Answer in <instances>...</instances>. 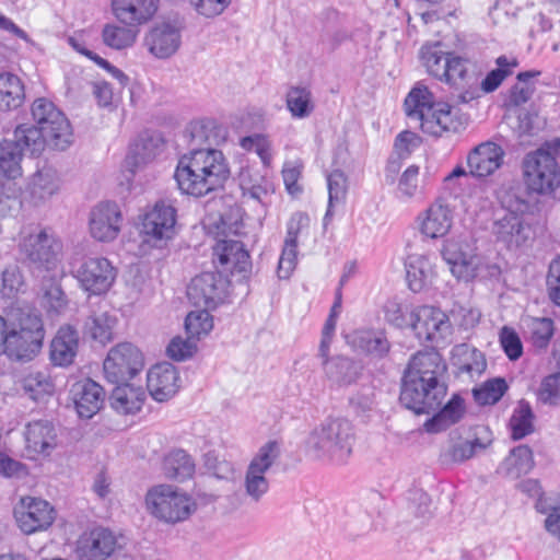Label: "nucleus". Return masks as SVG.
Returning <instances> with one entry per match:
<instances>
[{
	"label": "nucleus",
	"instance_id": "5701e85b",
	"mask_svg": "<svg viewBox=\"0 0 560 560\" xmlns=\"http://www.w3.org/2000/svg\"><path fill=\"white\" fill-rule=\"evenodd\" d=\"M504 150L492 141L476 145L467 155L468 173L477 178L488 177L498 171L504 159Z\"/></svg>",
	"mask_w": 560,
	"mask_h": 560
},
{
	"label": "nucleus",
	"instance_id": "4d7b16f0",
	"mask_svg": "<svg viewBox=\"0 0 560 560\" xmlns=\"http://www.w3.org/2000/svg\"><path fill=\"white\" fill-rule=\"evenodd\" d=\"M24 393L33 400H40L52 393L54 386L45 372H30L22 381Z\"/></svg>",
	"mask_w": 560,
	"mask_h": 560
},
{
	"label": "nucleus",
	"instance_id": "6ab92c4d",
	"mask_svg": "<svg viewBox=\"0 0 560 560\" xmlns=\"http://www.w3.org/2000/svg\"><path fill=\"white\" fill-rule=\"evenodd\" d=\"M491 232L497 242L509 249H516L532 237V228L522 215L515 213L498 214L493 220Z\"/></svg>",
	"mask_w": 560,
	"mask_h": 560
},
{
	"label": "nucleus",
	"instance_id": "4c0bfd02",
	"mask_svg": "<svg viewBox=\"0 0 560 560\" xmlns=\"http://www.w3.org/2000/svg\"><path fill=\"white\" fill-rule=\"evenodd\" d=\"M349 346L357 352L383 357L389 350V342L386 337L378 331L358 329L348 337Z\"/></svg>",
	"mask_w": 560,
	"mask_h": 560
},
{
	"label": "nucleus",
	"instance_id": "79ce46f5",
	"mask_svg": "<svg viewBox=\"0 0 560 560\" xmlns=\"http://www.w3.org/2000/svg\"><path fill=\"white\" fill-rule=\"evenodd\" d=\"M408 287L413 292L421 291L433 277V266L423 255H409L406 262Z\"/></svg>",
	"mask_w": 560,
	"mask_h": 560
},
{
	"label": "nucleus",
	"instance_id": "ea45409f",
	"mask_svg": "<svg viewBox=\"0 0 560 560\" xmlns=\"http://www.w3.org/2000/svg\"><path fill=\"white\" fill-rule=\"evenodd\" d=\"M12 141L18 144L24 154L30 153L31 155L40 154L48 145L46 133L35 125L28 124H22L15 128Z\"/></svg>",
	"mask_w": 560,
	"mask_h": 560
},
{
	"label": "nucleus",
	"instance_id": "9b49d317",
	"mask_svg": "<svg viewBox=\"0 0 560 560\" xmlns=\"http://www.w3.org/2000/svg\"><path fill=\"white\" fill-rule=\"evenodd\" d=\"M71 272L80 287L94 295L107 292L116 278L115 268L103 257H89L79 264H72Z\"/></svg>",
	"mask_w": 560,
	"mask_h": 560
},
{
	"label": "nucleus",
	"instance_id": "864d4df0",
	"mask_svg": "<svg viewBox=\"0 0 560 560\" xmlns=\"http://www.w3.org/2000/svg\"><path fill=\"white\" fill-rule=\"evenodd\" d=\"M509 389L508 383L502 377L486 381L479 387L472 389V396L480 406L497 404Z\"/></svg>",
	"mask_w": 560,
	"mask_h": 560
},
{
	"label": "nucleus",
	"instance_id": "58836bf2",
	"mask_svg": "<svg viewBox=\"0 0 560 560\" xmlns=\"http://www.w3.org/2000/svg\"><path fill=\"white\" fill-rule=\"evenodd\" d=\"M117 324L116 316L101 307L92 311L83 325V334L102 345L113 339V331Z\"/></svg>",
	"mask_w": 560,
	"mask_h": 560
},
{
	"label": "nucleus",
	"instance_id": "f704fd0d",
	"mask_svg": "<svg viewBox=\"0 0 560 560\" xmlns=\"http://www.w3.org/2000/svg\"><path fill=\"white\" fill-rule=\"evenodd\" d=\"M533 451L527 445H518L499 465L497 472L505 478L515 480L527 475L534 468Z\"/></svg>",
	"mask_w": 560,
	"mask_h": 560
},
{
	"label": "nucleus",
	"instance_id": "052dcab7",
	"mask_svg": "<svg viewBox=\"0 0 560 560\" xmlns=\"http://www.w3.org/2000/svg\"><path fill=\"white\" fill-rule=\"evenodd\" d=\"M203 466L210 475L218 479L231 480L234 477L233 464L220 458L213 452H208L203 455Z\"/></svg>",
	"mask_w": 560,
	"mask_h": 560
},
{
	"label": "nucleus",
	"instance_id": "49530a36",
	"mask_svg": "<svg viewBox=\"0 0 560 560\" xmlns=\"http://www.w3.org/2000/svg\"><path fill=\"white\" fill-rule=\"evenodd\" d=\"M23 203L22 188L14 179L4 178L0 182V218L19 213Z\"/></svg>",
	"mask_w": 560,
	"mask_h": 560
},
{
	"label": "nucleus",
	"instance_id": "bb28decb",
	"mask_svg": "<svg viewBox=\"0 0 560 560\" xmlns=\"http://www.w3.org/2000/svg\"><path fill=\"white\" fill-rule=\"evenodd\" d=\"M420 232L430 238L445 236L453 225V211L442 200L433 202L420 217Z\"/></svg>",
	"mask_w": 560,
	"mask_h": 560
},
{
	"label": "nucleus",
	"instance_id": "a878e982",
	"mask_svg": "<svg viewBox=\"0 0 560 560\" xmlns=\"http://www.w3.org/2000/svg\"><path fill=\"white\" fill-rule=\"evenodd\" d=\"M213 262L223 271L245 275L250 269L249 254L240 241L219 240L213 246Z\"/></svg>",
	"mask_w": 560,
	"mask_h": 560
},
{
	"label": "nucleus",
	"instance_id": "f03ea898",
	"mask_svg": "<svg viewBox=\"0 0 560 560\" xmlns=\"http://www.w3.org/2000/svg\"><path fill=\"white\" fill-rule=\"evenodd\" d=\"M229 174L223 153L203 148L191 150L179 159L174 178L184 194L201 197L222 187Z\"/></svg>",
	"mask_w": 560,
	"mask_h": 560
},
{
	"label": "nucleus",
	"instance_id": "a18cd8bd",
	"mask_svg": "<svg viewBox=\"0 0 560 560\" xmlns=\"http://www.w3.org/2000/svg\"><path fill=\"white\" fill-rule=\"evenodd\" d=\"M24 96V85L18 75L0 72V112L18 108Z\"/></svg>",
	"mask_w": 560,
	"mask_h": 560
},
{
	"label": "nucleus",
	"instance_id": "72a5a7b5",
	"mask_svg": "<svg viewBox=\"0 0 560 560\" xmlns=\"http://www.w3.org/2000/svg\"><path fill=\"white\" fill-rule=\"evenodd\" d=\"M326 377L336 385H350L359 378L362 365L343 355L331 357L322 362Z\"/></svg>",
	"mask_w": 560,
	"mask_h": 560
},
{
	"label": "nucleus",
	"instance_id": "0eeeda50",
	"mask_svg": "<svg viewBox=\"0 0 560 560\" xmlns=\"http://www.w3.org/2000/svg\"><path fill=\"white\" fill-rule=\"evenodd\" d=\"M36 127L48 137V145L66 150L73 141L72 127L65 114L45 97L36 98L31 108Z\"/></svg>",
	"mask_w": 560,
	"mask_h": 560
},
{
	"label": "nucleus",
	"instance_id": "c9c22d12",
	"mask_svg": "<svg viewBox=\"0 0 560 560\" xmlns=\"http://www.w3.org/2000/svg\"><path fill=\"white\" fill-rule=\"evenodd\" d=\"M109 397L112 408L121 415H135L142 408L145 393L141 387L128 384H116Z\"/></svg>",
	"mask_w": 560,
	"mask_h": 560
},
{
	"label": "nucleus",
	"instance_id": "20e7f679",
	"mask_svg": "<svg viewBox=\"0 0 560 560\" xmlns=\"http://www.w3.org/2000/svg\"><path fill=\"white\" fill-rule=\"evenodd\" d=\"M354 440V429L349 420L327 418L310 432L305 448L316 459L343 464L352 453Z\"/></svg>",
	"mask_w": 560,
	"mask_h": 560
},
{
	"label": "nucleus",
	"instance_id": "5fc2aeb1",
	"mask_svg": "<svg viewBox=\"0 0 560 560\" xmlns=\"http://www.w3.org/2000/svg\"><path fill=\"white\" fill-rule=\"evenodd\" d=\"M327 187H328V208L326 211V214L324 217V225H327V223L330 221V218L332 215V207L335 205L341 203L346 199L347 195V177L343 174V172L339 170L332 171L327 176Z\"/></svg>",
	"mask_w": 560,
	"mask_h": 560
},
{
	"label": "nucleus",
	"instance_id": "de8ad7c7",
	"mask_svg": "<svg viewBox=\"0 0 560 560\" xmlns=\"http://www.w3.org/2000/svg\"><path fill=\"white\" fill-rule=\"evenodd\" d=\"M288 110L294 118L308 117L314 108L312 92L305 86H291L285 95Z\"/></svg>",
	"mask_w": 560,
	"mask_h": 560
},
{
	"label": "nucleus",
	"instance_id": "7c9ffc66",
	"mask_svg": "<svg viewBox=\"0 0 560 560\" xmlns=\"http://www.w3.org/2000/svg\"><path fill=\"white\" fill-rule=\"evenodd\" d=\"M163 141L159 136L141 135L131 144L124 161V168L130 174L152 161L160 152Z\"/></svg>",
	"mask_w": 560,
	"mask_h": 560
},
{
	"label": "nucleus",
	"instance_id": "c03bdc74",
	"mask_svg": "<svg viewBox=\"0 0 560 560\" xmlns=\"http://www.w3.org/2000/svg\"><path fill=\"white\" fill-rule=\"evenodd\" d=\"M463 415V399L455 395L425 422L424 427L428 432L438 433L458 422Z\"/></svg>",
	"mask_w": 560,
	"mask_h": 560
},
{
	"label": "nucleus",
	"instance_id": "ddd939ff",
	"mask_svg": "<svg viewBox=\"0 0 560 560\" xmlns=\"http://www.w3.org/2000/svg\"><path fill=\"white\" fill-rule=\"evenodd\" d=\"M452 275L459 281L469 282L482 267V258L467 245L455 238L445 240L441 249Z\"/></svg>",
	"mask_w": 560,
	"mask_h": 560
},
{
	"label": "nucleus",
	"instance_id": "473e14b6",
	"mask_svg": "<svg viewBox=\"0 0 560 560\" xmlns=\"http://www.w3.org/2000/svg\"><path fill=\"white\" fill-rule=\"evenodd\" d=\"M44 338L45 336H38L35 339L31 334L8 330L3 353L11 360L30 361L42 350Z\"/></svg>",
	"mask_w": 560,
	"mask_h": 560
},
{
	"label": "nucleus",
	"instance_id": "774afa93",
	"mask_svg": "<svg viewBox=\"0 0 560 560\" xmlns=\"http://www.w3.org/2000/svg\"><path fill=\"white\" fill-rule=\"evenodd\" d=\"M546 283L549 299L560 306V256L550 262Z\"/></svg>",
	"mask_w": 560,
	"mask_h": 560
},
{
	"label": "nucleus",
	"instance_id": "3c124183",
	"mask_svg": "<svg viewBox=\"0 0 560 560\" xmlns=\"http://www.w3.org/2000/svg\"><path fill=\"white\" fill-rule=\"evenodd\" d=\"M495 65L497 69L491 70L480 83L485 93L495 91L513 73V69L518 66V61L514 57L509 58L502 55L495 59Z\"/></svg>",
	"mask_w": 560,
	"mask_h": 560
},
{
	"label": "nucleus",
	"instance_id": "e433bc0d",
	"mask_svg": "<svg viewBox=\"0 0 560 560\" xmlns=\"http://www.w3.org/2000/svg\"><path fill=\"white\" fill-rule=\"evenodd\" d=\"M8 330L31 334V337L37 339L38 336H45V328L39 312L35 308L24 306L14 307L8 314Z\"/></svg>",
	"mask_w": 560,
	"mask_h": 560
},
{
	"label": "nucleus",
	"instance_id": "09e8293b",
	"mask_svg": "<svg viewBox=\"0 0 560 560\" xmlns=\"http://www.w3.org/2000/svg\"><path fill=\"white\" fill-rule=\"evenodd\" d=\"M138 36V31L132 26H120L117 24H106L102 31L103 43L115 50H122L131 47Z\"/></svg>",
	"mask_w": 560,
	"mask_h": 560
},
{
	"label": "nucleus",
	"instance_id": "7ed1b4c3",
	"mask_svg": "<svg viewBox=\"0 0 560 560\" xmlns=\"http://www.w3.org/2000/svg\"><path fill=\"white\" fill-rule=\"evenodd\" d=\"M405 112L410 119L419 121L424 133L441 137L444 132H457L463 121L447 103H434L427 86L413 88L405 100Z\"/></svg>",
	"mask_w": 560,
	"mask_h": 560
},
{
	"label": "nucleus",
	"instance_id": "1a4fd4ad",
	"mask_svg": "<svg viewBox=\"0 0 560 560\" xmlns=\"http://www.w3.org/2000/svg\"><path fill=\"white\" fill-rule=\"evenodd\" d=\"M61 249L60 241L47 229L24 230L21 234L20 252L36 268H55Z\"/></svg>",
	"mask_w": 560,
	"mask_h": 560
},
{
	"label": "nucleus",
	"instance_id": "39448f33",
	"mask_svg": "<svg viewBox=\"0 0 560 560\" xmlns=\"http://www.w3.org/2000/svg\"><path fill=\"white\" fill-rule=\"evenodd\" d=\"M527 188L539 195H551L560 187V138L546 141L523 161Z\"/></svg>",
	"mask_w": 560,
	"mask_h": 560
},
{
	"label": "nucleus",
	"instance_id": "0e129e2a",
	"mask_svg": "<svg viewBox=\"0 0 560 560\" xmlns=\"http://www.w3.org/2000/svg\"><path fill=\"white\" fill-rule=\"evenodd\" d=\"M197 350V341L189 336L184 339L174 337L167 346V355L175 361H185L194 355Z\"/></svg>",
	"mask_w": 560,
	"mask_h": 560
},
{
	"label": "nucleus",
	"instance_id": "69168bd1",
	"mask_svg": "<svg viewBox=\"0 0 560 560\" xmlns=\"http://www.w3.org/2000/svg\"><path fill=\"white\" fill-rule=\"evenodd\" d=\"M386 320L397 328L411 327V312H407L396 301H388L384 306Z\"/></svg>",
	"mask_w": 560,
	"mask_h": 560
},
{
	"label": "nucleus",
	"instance_id": "6e6d98bb",
	"mask_svg": "<svg viewBox=\"0 0 560 560\" xmlns=\"http://www.w3.org/2000/svg\"><path fill=\"white\" fill-rule=\"evenodd\" d=\"M450 52H444L439 45L425 46L421 48V58L427 71L443 81L444 75L447 73L445 65L447 62Z\"/></svg>",
	"mask_w": 560,
	"mask_h": 560
},
{
	"label": "nucleus",
	"instance_id": "a19ab883",
	"mask_svg": "<svg viewBox=\"0 0 560 560\" xmlns=\"http://www.w3.org/2000/svg\"><path fill=\"white\" fill-rule=\"evenodd\" d=\"M529 191L527 186L523 187L520 183L503 187L498 195L500 205L504 210L503 213H515L523 217L530 208Z\"/></svg>",
	"mask_w": 560,
	"mask_h": 560
},
{
	"label": "nucleus",
	"instance_id": "b1692460",
	"mask_svg": "<svg viewBox=\"0 0 560 560\" xmlns=\"http://www.w3.org/2000/svg\"><path fill=\"white\" fill-rule=\"evenodd\" d=\"M117 547V538L107 528L98 527L83 535L77 547L79 560H106Z\"/></svg>",
	"mask_w": 560,
	"mask_h": 560
},
{
	"label": "nucleus",
	"instance_id": "dca6fc26",
	"mask_svg": "<svg viewBox=\"0 0 560 560\" xmlns=\"http://www.w3.org/2000/svg\"><path fill=\"white\" fill-rule=\"evenodd\" d=\"M61 188V178L57 170L45 165L33 173L22 189L23 200L31 207L46 205Z\"/></svg>",
	"mask_w": 560,
	"mask_h": 560
},
{
	"label": "nucleus",
	"instance_id": "c85d7f7f",
	"mask_svg": "<svg viewBox=\"0 0 560 560\" xmlns=\"http://www.w3.org/2000/svg\"><path fill=\"white\" fill-rule=\"evenodd\" d=\"M72 396L79 417L84 419L97 413L105 399L103 387L90 378L73 385Z\"/></svg>",
	"mask_w": 560,
	"mask_h": 560
},
{
	"label": "nucleus",
	"instance_id": "c756f323",
	"mask_svg": "<svg viewBox=\"0 0 560 560\" xmlns=\"http://www.w3.org/2000/svg\"><path fill=\"white\" fill-rule=\"evenodd\" d=\"M112 7L117 20L132 27L147 23L158 10L154 0H113Z\"/></svg>",
	"mask_w": 560,
	"mask_h": 560
},
{
	"label": "nucleus",
	"instance_id": "4be33fe9",
	"mask_svg": "<svg viewBox=\"0 0 560 560\" xmlns=\"http://www.w3.org/2000/svg\"><path fill=\"white\" fill-rule=\"evenodd\" d=\"M25 451L27 456L36 459L38 456L47 457L57 447V431L47 420L32 421L24 431Z\"/></svg>",
	"mask_w": 560,
	"mask_h": 560
},
{
	"label": "nucleus",
	"instance_id": "f3484780",
	"mask_svg": "<svg viewBox=\"0 0 560 560\" xmlns=\"http://www.w3.org/2000/svg\"><path fill=\"white\" fill-rule=\"evenodd\" d=\"M175 223L176 209L174 206L165 200L158 201L143 217L144 241L150 243L171 238L174 234Z\"/></svg>",
	"mask_w": 560,
	"mask_h": 560
},
{
	"label": "nucleus",
	"instance_id": "cd10ccee",
	"mask_svg": "<svg viewBox=\"0 0 560 560\" xmlns=\"http://www.w3.org/2000/svg\"><path fill=\"white\" fill-rule=\"evenodd\" d=\"M149 50L158 58H168L180 46V30L175 23L163 22L155 25L147 36Z\"/></svg>",
	"mask_w": 560,
	"mask_h": 560
},
{
	"label": "nucleus",
	"instance_id": "aec40b11",
	"mask_svg": "<svg viewBox=\"0 0 560 560\" xmlns=\"http://www.w3.org/2000/svg\"><path fill=\"white\" fill-rule=\"evenodd\" d=\"M121 212L115 202H100L90 212V233L100 242L114 241L120 231Z\"/></svg>",
	"mask_w": 560,
	"mask_h": 560
},
{
	"label": "nucleus",
	"instance_id": "6e6552de",
	"mask_svg": "<svg viewBox=\"0 0 560 560\" xmlns=\"http://www.w3.org/2000/svg\"><path fill=\"white\" fill-rule=\"evenodd\" d=\"M280 454V444L277 441H268L259 447L249 462L245 471L243 487L245 494L253 502H259L269 491L270 483L266 475L279 459Z\"/></svg>",
	"mask_w": 560,
	"mask_h": 560
},
{
	"label": "nucleus",
	"instance_id": "603ef678",
	"mask_svg": "<svg viewBox=\"0 0 560 560\" xmlns=\"http://www.w3.org/2000/svg\"><path fill=\"white\" fill-rule=\"evenodd\" d=\"M533 418L534 415L529 402L522 399L510 419L513 440H521L533 432Z\"/></svg>",
	"mask_w": 560,
	"mask_h": 560
},
{
	"label": "nucleus",
	"instance_id": "680f3d73",
	"mask_svg": "<svg viewBox=\"0 0 560 560\" xmlns=\"http://www.w3.org/2000/svg\"><path fill=\"white\" fill-rule=\"evenodd\" d=\"M68 300L60 284L49 282L43 288L42 304L48 312L60 313L67 306Z\"/></svg>",
	"mask_w": 560,
	"mask_h": 560
},
{
	"label": "nucleus",
	"instance_id": "2f4dec72",
	"mask_svg": "<svg viewBox=\"0 0 560 560\" xmlns=\"http://www.w3.org/2000/svg\"><path fill=\"white\" fill-rule=\"evenodd\" d=\"M78 331L71 326L60 327L50 343V361L58 366L72 364L78 352Z\"/></svg>",
	"mask_w": 560,
	"mask_h": 560
},
{
	"label": "nucleus",
	"instance_id": "8fccbe9b",
	"mask_svg": "<svg viewBox=\"0 0 560 560\" xmlns=\"http://www.w3.org/2000/svg\"><path fill=\"white\" fill-rule=\"evenodd\" d=\"M24 153L12 140H4L0 144V172L5 178L15 179L21 176V161Z\"/></svg>",
	"mask_w": 560,
	"mask_h": 560
},
{
	"label": "nucleus",
	"instance_id": "2eb2a0df",
	"mask_svg": "<svg viewBox=\"0 0 560 560\" xmlns=\"http://www.w3.org/2000/svg\"><path fill=\"white\" fill-rule=\"evenodd\" d=\"M475 435L472 440H462L457 432H451L448 441L440 451V462L445 465L463 463L492 443L491 432L487 427H478Z\"/></svg>",
	"mask_w": 560,
	"mask_h": 560
},
{
	"label": "nucleus",
	"instance_id": "338daca9",
	"mask_svg": "<svg viewBox=\"0 0 560 560\" xmlns=\"http://www.w3.org/2000/svg\"><path fill=\"white\" fill-rule=\"evenodd\" d=\"M298 243L284 241L281 256L279 258L277 273L280 279H288L296 265Z\"/></svg>",
	"mask_w": 560,
	"mask_h": 560
},
{
	"label": "nucleus",
	"instance_id": "13d9d810",
	"mask_svg": "<svg viewBox=\"0 0 560 560\" xmlns=\"http://www.w3.org/2000/svg\"><path fill=\"white\" fill-rule=\"evenodd\" d=\"M213 328V318L209 310L201 308L188 313L185 319V329L187 335L194 340H199L202 336H207Z\"/></svg>",
	"mask_w": 560,
	"mask_h": 560
},
{
	"label": "nucleus",
	"instance_id": "4468645a",
	"mask_svg": "<svg viewBox=\"0 0 560 560\" xmlns=\"http://www.w3.org/2000/svg\"><path fill=\"white\" fill-rule=\"evenodd\" d=\"M228 280L221 272H202L191 279L187 298L196 307L213 310L226 295Z\"/></svg>",
	"mask_w": 560,
	"mask_h": 560
},
{
	"label": "nucleus",
	"instance_id": "412c9836",
	"mask_svg": "<svg viewBox=\"0 0 560 560\" xmlns=\"http://www.w3.org/2000/svg\"><path fill=\"white\" fill-rule=\"evenodd\" d=\"M14 514L19 527L25 534L46 529L55 520V511L50 504L33 498L23 499L22 506L16 509Z\"/></svg>",
	"mask_w": 560,
	"mask_h": 560
},
{
	"label": "nucleus",
	"instance_id": "393cba45",
	"mask_svg": "<svg viewBox=\"0 0 560 560\" xmlns=\"http://www.w3.org/2000/svg\"><path fill=\"white\" fill-rule=\"evenodd\" d=\"M147 387L154 400L159 402L168 400L179 389L177 369L168 362L155 364L148 372Z\"/></svg>",
	"mask_w": 560,
	"mask_h": 560
},
{
	"label": "nucleus",
	"instance_id": "a211bd4d",
	"mask_svg": "<svg viewBox=\"0 0 560 560\" xmlns=\"http://www.w3.org/2000/svg\"><path fill=\"white\" fill-rule=\"evenodd\" d=\"M446 71L443 81L455 89L466 90L459 95L462 103H467L475 97L469 90L477 86L479 73L476 71V63L469 58L450 52Z\"/></svg>",
	"mask_w": 560,
	"mask_h": 560
},
{
	"label": "nucleus",
	"instance_id": "9d476101",
	"mask_svg": "<svg viewBox=\"0 0 560 560\" xmlns=\"http://www.w3.org/2000/svg\"><path fill=\"white\" fill-rule=\"evenodd\" d=\"M143 366L141 351L130 342H120L108 351L103 371L109 383L122 384L133 378Z\"/></svg>",
	"mask_w": 560,
	"mask_h": 560
},
{
	"label": "nucleus",
	"instance_id": "423d86ee",
	"mask_svg": "<svg viewBox=\"0 0 560 560\" xmlns=\"http://www.w3.org/2000/svg\"><path fill=\"white\" fill-rule=\"evenodd\" d=\"M148 511L159 521L176 524L186 521L195 511V501L170 485H159L145 495Z\"/></svg>",
	"mask_w": 560,
	"mask_h": 560
},
{
	"label": "nucleus",
	"instance_id": "e2e57ef3",
	"mask_svg": "<svg viewBox=\"0 0 560 560\" xmlns=\"http://www.w3.org/2000/svg\"><path fill=\"white\" fill-rule=\"evenodd\" d=\"M500 343L511 361H516L523 354V343L518 334L511 327L504 326L500 331Z\"/></svg>",
	"mask_w": 560,
	"mask_h": 560
},
{
	"label": "nucleus",
	"instance_id": "bf43d9fd",
	"mask_svg": "<svg viewBox=\"0 0 560 560\" xmlns=\"http://www.w3.org/2000/svg\"><path fill=\"white\" fill-rule=\"evenodd\" d=\"M536 395L537 399L545 405H558L560 402V372L545 376Z\"/></svg>",
	"mask_w": 560,
	"mask_h": 560
},
{
	"label": "nucleus",
	"instance_id": "37998d69",
	"mask_svg": "<svg viewBox=\"0 0 560 560\" xmlns=\"http://www.w3.org/2000/svg\"><path fill=\"white\" fill-rule=\"evenodd\" d=\"M195 462L184 450L168 453L163 462V471L166 478L183 482L195 474Z\"/></svg>",
	"mask_w": 560,
	"mask_h": 560
},
{
	"label": "nucleus",
	"instance_id": "f8f14e48",
	"mask_svg": "<svg viewBox=\"0 0 560 560\" xmlns=\"http://www.w3.org/2000/svg\"><path fill=\"white\" fill-rule=\"evenodd\" d=\"M411 328L420 341L440 345L452 334L448 316L434 306L423 305L411 311Z\"/></svg>",
	"mask_w": 560,
	"mask_h": 560
},
{
	"label": "nucleus",
	"instance_id": "f257e3e1",
	"mask_svg": "<svg viewBox=\"0 0 560 560\" xmlns=\"http://www.w3.org/2000/svg\"><path fill=\"white\" fill-rule=\"evenodd\" d=\"M446 370V363L435 349L413 354L401 378V405L416 415L438 410L447 390L443 381Z\"/></svg>",
	"mask_w": 560,
	"mask_h": 560
}]
</instances>
